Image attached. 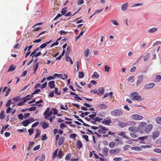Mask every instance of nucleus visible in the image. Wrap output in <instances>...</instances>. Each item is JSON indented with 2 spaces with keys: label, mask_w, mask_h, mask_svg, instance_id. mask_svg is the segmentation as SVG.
<instances>
[{
  "label": "nucleus",
  "mask_w": 161,
  "mask_h": 161,
  "mask_svg": "<svg viewBox=\"0 0 161 161\" xmlns=\"http://www.w3.org/2000/svg\"><path fill=\"white\" fill-rule=\"evenodd\" d=\"M153 127V125L151 124L147 125V123L144 122H141L138 126V132L141 134L145 133L149 134Z\"/></svg>",
  "instance_id": "nucleus-1"
},
{
  "label": "nucleus",
  "mask_w": 161,
  "mask_h": 161,
  "mask_svg": "<svg viewBox=\"0 0 161 161\" xmlns=\"http://www.w3.org/2000/svg\"><path fill=\"white\" fill-rule=\"evenodd\" d=\"M130 97L132 98V100L141 101L142 100V97L138 95V93L137 92H134L131 93L130 94Z\"/></svg>",
  "instance_id": "nucleus-2"
},
{
  "label": "nucleus",
  "mask_w": 161,
  "mask_h": 161,
  "mask_svg": "<svg viewBox=\"0 0 161 161\" xmlns=\"http://www.w3.org/2000/svg\"><path fill=\"white\" fill-rule=\"evenodd\" d=\"M52 114L53 111L51 110L50 111V108H47L43 113V115L45 116L44 118L48 119V118L51 116Z\"/></svg>",
  "instance_id": "nucleus-3"
},
{
  "label": "nucleus",
  "mask_w": 161,
  "mask_h": 161,
  "mask_svg": "<svg viewBox=\"0 0 161 161\" xmlns=\"http://www.w3.org/2000/svg\"><path fill=\"white\" fill-rule=\"evenodd\" d=\"M122 114V111L119 109H115L111 112V114L114 116H120Z\"/></svg>",
  "instance_id": "nucleus-4"
},
{
  "label": "nucleus",
  "mask_w": 161,
  "mask_h": 161,
  "mask_svg": "<svg viewBox=\"0 0 161 161\" xmlns=\"http://www.w3.org/2000/svg\"><path fill=\"white\" fill-rule=\"evenodd\" d=\"M111 123V118L109 117L104 119L102 122L103 124L108 125H109Z\"/></svg>",
  "instance_id": "nucleus-5"
},
{
  "label": "nucleus",
  "mask_w": 161,
  "mask_h": 161,
  "mask_svg": "<svg viewBox=\"0 0 161 161\" xmlns=\"http://www.w3.org/2000/svg\"><path fill=\"white\" fill-rule=\"evenodd\" d=\"M101 127L98 130V132L102 134H104L106 133V131L108 130V129L107 128H106V127L103 126H101Z\"/></svg>",
  "instance_id": "nucleus-6"
},
{
  "label": "nucleus",
  "mask_w": 161,
  "mask_h": 161,
  "mask_svg": "<svg viewBox=\"0 0 161 161\" xmlns=\"http://www.w3.org/2000/svg\"><path fill=\"white\" fill-rule=\"evenodd\" d=\"M132 119L135 120H141L143 119V117L137 114H134L131 115Z\"/></svg>",
  "instance_id": "nucleus-7"
},
{
  "label": "nucleus",
  "mask_w": 161,
  "mask_h": 161,
  "mask_svg": "<svg viewBox=\"0 0 161 161\" xmlns=\"http://www.w3.org/2000/svg\"><path fill=\"white\" fill-rule=\"evenodd\" d=\"M160 132L158 130H156L153 132L152 133V136L153 139L154 140H155L159 136Z\"/></svg>",
  "instance_id": "nucleus-8"
},
{
  "label": "nucleus",
  "mask_w": 161,
  "mask_h": 161,
  "mask_svg": "<svg viewBox=\"0 0 161 161\" xmlns=\"http://www.w3.org/2000/svg\"><path fill=\"white\" fill-rule=\"evenodd\" d=\"M155 86V84L152 83L146 84L144 86V89L146 90H148L153 87Z\"/></svg>",
  "instance_id": "nucleus-9"
},
{
  "label": "nucleus",
  "mask_w": 161,
  "mask_h": 161,
  "mask_svg": "<svg viewBox=\"0 0 161 161\" xmlns=\"http://www.w3.org/2000/svg\"><path fill=\"white\" fill-rule=\"evenodd\" d=\"M128 130L132 132H136L137 131L138 132V127H137L135 126H130Z\"/></svg>",
  "instance_id": "nucleus-10"
},
{
  "label": "nucleus",
  "mask_w": 161,
  "mask_h": 161,
  "mask_svg": "<svg viewBox=\"0 0 161 161\" xmlns=\"http://www.w3.org/2000/svg\"><path fill=\"white\" fill-rule=\"evenodd\" d=\"M120 151L119 149H112L109 151V153L110 154H117L119 153Z\"/></svg>",
  "instance_id": "nucleus-11"
},
{
  "label": "nucleus",
  "mask_w": 161,
  "mask_h": 161,
  "mask_svg": "<svg viewBox=\"0 0 161 161\" xmlns=\"http://www.w3.org/2000/svg\"><path fill=\"white\" fill-rule=\"evenodd\" d=\"M97 95H101L104 93V89L103 87L99 88L98 89Z\"/></svg>",
  "instance_id": "nucleus-12"
},
{
  "label": "nucleus",
  "mask_w": 161,
  "mask_h": 161,
  "mask_svg": "<svg viewBox=\"0 0 161 161\" xmlns=\"http://www.w3.org/2000/svg\"><path fill=\"white\" fill-rule=\"evenodd\" d=\"M97 107L100 109H104L108 107V106L105 104L103 103L98 105Z\"/></svg>",
  "instance_id": "nucleus-13"
},
{
  "label": "nucleus",
  "mask_w": 161,
  "mask_h": 161,
  "mask_svg": "<svg viewBox=\"0 0 161 161\" xmlns=\"http://www.w3.org/2000/svg\"><path fill=\"white\" fill-rule=\"evenodd\" d=\"M143 80V76H140L138 77L136 83V85L138 86L141 83H142Z\"/></svg>",
  "instance_id": "nucleus-14"
},
{
  "label": "nucleus",
  "mask_w": 161,
  "mask_h": 161,
  "mask_svg": "<svg viewBox=\"0 0 161 161\" xmlns=\"http://www.w3.org/2000/svg\"><path fill=\"white\" fill-rule=\"evenodd\" d=\"M83 144L82 142L80 140H78L76 142V147L80 149L83 146Z\"/></svg>",
  "instance_id": "nucleus-15"
},
{
  "label": "nucleus",
  "mask_w": 161,
  "mask_h": 161,
  "mask_svg": "<svg viewBox=\"0 0 161 161\" xmlns=\"http://www.w3.org/2000/svg\"><path fill=\"white\" fill-rule=\"evenodd\" d=\"M48 86L51 89H53L55 87V81L52 80L49 82L48 83Z\"/></svg>",
  "instance_id": "nucleus-16"
},
{
  "label": "nucleus",
  "mask_w": 161,
  "mask_h": 161,
  "mask_svg": "<svg viewBox=\"0 0 161 161\" xmlns=\"http://www.w3.org/2000/svg\"><path fill=\"white\" fill-rule=\"evenodd\" d=\"M119 136H122L123 137H124V138L129 140L130 138L127 136L125 135V132H120L119 134H118Z\"/></svg>",
  "instance_id": "nucleus-17"
},
{
  "label": "nucleus",
  "mask_w": 161,
  "mask_h": 161,
  "mask_svg": "<svg viewBox=\"0 0 161 161\" xmlns=\"http://www.w3.org/2000/svg\"><path fill=\"white\" fill-rule=\"evenodd\" d=\"M118 125L121 128H124L126 126V122H124L122 121H119L118 123Z\"/></svg>",
  "instance_id": "nucleus-18"
},
{
  "label": "nucleus",
  "mask_w": 161,
  "mask_h": 161,
  "mask_svg": "<svg viewBox=\"0 0 161 161\" xmlns=\"http://www.w3.org/2000/svg\"><path fill=\"white\" fill-rule=\"evenodd\" d=\"M136 124V122L133 121H128L126 122V126L130 125H135Z\"/></svg>",
  "instance_id": "nucleus-19"
},
{
  "label": "nucleus",
  "mask_w": 161,
  "mask_h": 161,
  "mask_svg": "<svg viewBox=\"0 0 161 161\" xmlns=\"http://www.w3.org/2000/svg\"><path fill=\"white\" fill-rule=\"evenodd\" d=\"M108 149L106 147H104L102 149V153L104 156H107L108 155Z\"/></svg>",
  "instance_id": "nucleus-20"
},
{
  "label": "nucleus",
  "mask_w": 161,
  "mask_h": 161,
  "mask_svg": "<svg viewBox=\"0 0 161 161\" xmlns=\"http://www.w3.org/2000/svg\"><path fill=\"white\" fill-rule=\"evenodd\" d=\"M64 138L63 136H61L59 138L58 141V145H61L64 142Z\"/></svg>",
  "instance_id": "nucleus-21"
},
{
  "label": "nucleus",
  "mask_w": 161,
  "mask_h": 161,
  "mask_svg": "<svg viewBox=\"0 0 161 161\" xmlns=\"http://www.w3.org/2000/svg\"><path fill=\"white\" fill-rule=\"evenodd\" d=\"M115 138V139L114 140L115 141L117 142L118 144H121L123 143V142L121 141V140L119 139V137L117 136H114Z\"/></svg>",
  "instance_id": "nucleus-22"
},
{
  "label": "nucleus",
  "mask_w": 161,
  "mask_h": 161,
  "mask_svg": "<svg viewBox=\"0 0 161 161\" xmlns=\"http://www.w3.org/2000/svg\"><path fill=\"white\" fill-rule=\"evenodd\" d=\"M40 161H43L45 159V156L44 153H43L41 155L38 157Z\"/></svg>",
  "instance_id": "nucleus-23"
},
{
  "label": "nucleus",
  "mask_w": 161,
  "mask_h": 161,
  "mask_svg": "<svg viewBox=\"0 0 161 161\" xmlns=\"http://www.w3.org/2000/svg\"><path fill=\"white\" fill-rule=\"evenodd\" d=\"M39 64L38 63H36V64L33 65V71L34 74H35V73L37 70V69L38 68Z\"/></svg>",
  "instance_id": "nucleus-24"
},
{
  "label": "nucleus",
  "mask_w": 161,
  "mask_h": 161,
  "mask_svg": "<svg viewBox=\"0 0 161 161\" xmlns=\"http://www.w3.org/2000/svg\"><path fill=\"white\" fill-rule=\"evenodd\" d=\"M30 123V122L29 120H25L22 123L23 125L25 127L27 126Z\"/></svg>",
  "instance_id": "nucleus-25"
},
{
  "label": "nucleus",
  "mask_w": 161,
  "mask_h": 161,
  "mask_svg": "<svg viewBox=\"0 0 161 161\" xmlns=\"http://www.w3.org/2000/svg\"><path fill=\"white\" fill-rule=\"evenodd\" d=\"M128 5V3H125L123 4L121 6V10L123 11H125L127 8Z\"/></svg>",
  "instance_id": "nucleus-26"
},
{
  "label": "nucleus",
  "mask_w": 161,
  "mask_h": 161,
  "mask_svg": "<svg viewBox=\"0 0 161 161\" xmlns=\"http://www.w3.org/2000/svg\"><path fill=\"white\" fill-rule=\"evenodd\" d=\"M49 125L47 122H44L42 124V126L43 129H45L48 128Z\"/></svg>",
  "instance_id": "nucleus-27"
},
{
  "label": "nucleus",
  "mask_w": 161,
  "mask_h": 161,
  "mask_svg": "<svg viewBox=\"0 0 161 161\" xmlns=\"http://www.w3.org/2000/svg\"><path fill=\"white\" fill-rule=\"evenodd\" d=\"M5 117L4 111L2 110L0 113V119H4Z\"/></svg>",
  "instance_id": "nucleus-28"
},
{
  "label": "nucleus",
  "mask_w": 161,
  "mask_h": 161,
  "mask_svg": "<svg viewBox=\"0 0 161 161\" xmlns=\"http://www.w3.org/2000/svg\"><path fill=\"white\" fill-rule=\"evenodd\" d=\"M157 30V29L156 27H153L152 28L148 30V32L150 33H152L154 31H156Z\"/></svg>",
  "instance_id": "nucleus-29"
},
{
  "label": "nucleus",
  "mask_w": 161,
  "mask_h": 161,
  "mask_svg": "<svg viewBox=\"0 0 161 161\" xmlns=\"http://www.w3.org/2000/svg\"><path fill=\"white\" fill-rule=\"evenodd\" d=\"M156 121L157 124L161 125V117H158L156 119Z\"/></svg>",
  "instance_id": "nucleus-30"
},
{
  "label": "nucleus",
  "mask_w": 161,
  "mask_h": 161,
  "mask_svg": "<svg viewBox=\"0 0 161 161\" xmlns=\"http://www.w3.org/2000/svg\"><path fill=\"white\" fill-rule=\"evenodd\" d=\"M99 74L96 72H95L94 74L92 75V77L93 78H96L97 79L99 77Z\"/></svg>",
  "instance_id": "nucleus-31"
},
{
  "label": "nucleus",
  "mask_w": 161,
  "mask_h": 161,
  "mask_svg": "<svg viewBox=\"0 0 161 161\" xmlns=\"http://www.w3.org/2000/svg\"><path fill=\"white\" fill-rule=\"evenodd\" d=\"M58 151V149H57L53 153V156L52 157V158L53 159L54 158L57 156Z\"/></svg>",
  "instance_id": "nucleus-32"
},
{
  "label": "nucleus",
  "mask_w": 161,
  "mask_h": 161,
  "mask_svg": "<svg viewBox=\"0 0 161 161\" xmlns=\"http://www.w3.org/2000/svg\"><path fill=\"white\" fill-rule=\"evenodd\" d=\"M65 60L67 62L69 61L71 64H73V61L69 56L67 57Z\"/></svg>",
  "instance_id": "nucleus-33"
},
{
  "label": "nucleus",
  "mask_w": 161,
  "mask_h": 161,
  "mask_svg": "<svg viewBox=\"0 0 161 161\" xmlns=\"http://www.w3.org/2000/svg\"><path fill=\"white\" fill-rule=\"evenodd\" d=\"M15 66H14L13 65H11L9 68L8 70V72H9L14 70L15 69Z\"/></svg>",
  "instance_id": "nucleus-34"
},
{
  "label": "nucleus",
  "mask_w": 161,
  "mask_h": 161,
  "mask_svg": "<svg viewBox=\"0 0 161 161\" xmlns=\"http://www.w3.org/2000/svg\"><path fill=\"white\" fill-rule=\"evenodd\" d=\"M131 149L133 150H135L136 151H141L142 148L139 147H133L131 148Z\"/></svg>",
  "instance_id": "nucleus-35"
},
{
  "label": "nucleus",
  "mask_w": 161,
  "mask_h": 161,
  "mask_svg": "<svg viewBox=\"0 0 161 161\" xmlns=\"http://www.w3.org/2000/svg\"><path fill=\"white\" fill-rule=\"evenodd\" d=\"M150 54L149 53H147L145 56L144 57L143 60L144 61H146L147 60L148 58L150 57Z\"/></svg>",
  "instance_id": "nucleus-36"
},
{
  "label": "nucleus",
  "mask_w": 161,
  "mask_h": 161,
  "mask_svg": "<svg viewBox=\"0 0 161 161\" xmlns=\"http://www.w3.org/2000/svg\"><path fill=\"white\" fill-rule=\"evenodd\" d=\"M90 113V112H82L80 115L82 117H84L85 116L88 115Z\"/></svg>",
  "instance_id": "nucleus-37"
},
{
  "label": "nucleus",
  "mask_w": 161,
  "mask_h": 161,
  "mask_svg": "<svg viewBox=\"0 0 161 161\" xmlns=\"http://www.w3.org/2000/svg\"><path fill=\"white\" fill-rule=\"evenodd\" d=\"M84 77V73L83 72L80 71L79 72V75L78 77L80 78H82Z\"/></svg>",
  "instance_id": "nucleus-38"
},
{
  "label": "nucleus",
  "mask_w": 161,
  "mask_h": 161,
  "mask_svg": "<svg viewBox=\"0 0 161 161\" xmlns=\"http://www.w3.org/2000/svg\"><path fill=\"white\" fill-rule=\"evenodd\" d=\"M156 81L158 82H159L161 80V76L160 75H157L155 77Z\"/></svg>",
  "instance_id": "nucleus-39"
},
{
  "label": "nucleus",
  "mask_w": 161,
  "mask_h": 161,
  "mask_svg": "<svg viewBox=\"0 0 161 161\" xmlns=\"http://www.w3.org/2000/svg\"><path fill=\"white\" fill-rule=\"evenodd\" d=\"M135 133V132H130V135L132 138H135L137 137V136Z\"/></svg>",
  "instance_id": "nucleus-40"
},
{
  "label": "nucleus",
  "mask_w": 161,
  "mask_h": 161,
  "mask_svg": "<svg viewBox=\"0 0 161 161\" xmlns=\"http://www.w3.org/2000/svg\"><path fill=\"white\" fill-rule=\"evenodd\" d=\"M63 155L62 152L61 150H59L58 152V157L61 159L62 158V156Z\"/></svg>",
  "instance_id": "nucleus-41"
},
{
  "label": "nucleus",
  "mask_w": 161,
  "mask_h": 161,
  "mask_svg": "<svg viewBox=\"0 0 161 161\" xmlns=\"http://www.w3.org/2000/svg\"><path fill=\"white\" fill-rule=\"evenodd\" d=\"M30 95H27L25 97H24V102H26V101L29 100L30 99V98L29 97H30Z\"/></svg>",
  "instance_id": "nucleus-42"
},
{
  "label": "nucleus",
  "mask_w": 161,
  "mask_h": 161,
  "mask_svg": "<svg viewBox=\"0 0 161 161\" xmlns=\"http://www.w3.org/2000/svg\"><path fill=\"white\" fill-rule=\"evenodd\" d=\"M12 103V102L11 100H9L6 105V107H9L10 105Z\"/></svg>",
  "instance_id": "nucleus-43"
},
{
  "label": "nucleus",
  "mask_w": 161,
  "mask_h": 161,
  "mask_svg": "<svg viewBox=\"0 0 161 161\" xmlns=\"http://www.w3.org/2000/svg\"><path fill=\"white\" fill-rule=\"evenodd\" d=\"M89 51H90L89 49L88 48H87L86 49V51L85 52L84 54L86 57H87L88 56Z\"/></svg>",
  "instance_id": "nucleus-44"
},
{
  "label": "nucleus",
  "mask_w": 161,
  "mask_h": 161,
  "mask_svg": "<svg viewBox=\"0 0 161 161\" xmlns=\"http://www.w3.org/2000/svg\"><path fill=\"white\" fill-rule=\"evenodd\" d=\"M51 110L53 111V112L54 114H58V111L56 108H53Z\"/></svg>",
  "instance_id": "nucleus-45"
},
{
  "label": "nucleus",
  "mask_w": 161,
  "mask_h": 161,
  "mask_svg": "<svg viewBox=\"0 0 161 161\" xmlns=\"http://www.w3.org/2000/svg\"><path fill=\"white\" fill-rule=\"evenodd\" d=\"M73 116L75 117V118H77V120H78L81 123H84V121L81 119H80L78 116L75 115H74Z\"/></svg>",
  "instance_id": "nucleus-46"
},
{
  "label": "nucleus",
  "mask_w": 161,
  "mask_h": 161,
  "mask_svg": "<svg viewBox=\"0 0 161 161\" xmlns=\"http://www.w3.org/2000/svg\"><path fill=\"white\" fill-rule=\"evenodd\" d=\"M115 145V143L114 142H111L109 144V146L111 148H113Z\"/></svg>",
  "instance_id": "nucleus-47"
},
{
  "label": "nucleus",
  "mask_w": 161,
  "mask_h": 161,
  "mask_svg": "<svg viewBox=\"0 0 161 161\" xmlns=\"http://www.w3.org/2000/svg\"><path fill=\"white\" fill-rule=\"evenodd\" d=\"M55 93L58 95H59L61 94V92L58 91V89L57 87L55 88Z\"/></svg>",
  "instance_id": "nucleus-48"
},
{
  "label": "nucleus",
  "mask_w": 161,
  "mask_h": 161,
  "mask_svg": "<svg viewBox=\"0 0 161 161\" xmlns=\"http://www.w3.org/2000/svg\"><path fill=\"white\" fill-rule=\"evenodd\" d=\"M95 119L96 121V122H100L101 120H103V118H101L98 117H95Z\"/></svg>",
  "instance_id": "nucleus-49"
},
{
  "label": "nucleus",
  "mask_w": 161,
  "mask_h": 161,
  "mask_svg": "<svg viewBox=\"0 0 161 161\" xmlns=\"http://www.w3.org/2000/svg\"><path fill=\"white\" fill-rule=\"evenodd\" d=\"M54 79H55L54 78L53 75V76L52 75H50L49 76L47 77V80L48 81L50 80H54Z\"/></svg>",
  "instance_id": "nucleus-50"
},
{
  "label": "nucleus",
  "mask_w": 161,
  "mask_h": 161,
  "mask_svg": "<svg viewBox=\"0 0 161 161\" xmlns=\"http://www.w3.org/2000/svg\"><path fill=\"white\" fill-rule=\"evenodd\" d=\"M13 109L10 107H8V108L7 109L6 112L7 114H8L11 112Z\"/></svg>",
  "instance_id": "nucleus-51"
},
{
  "label": "nucleus",
  "mask_w": 161,
  "mask_h": 161,
  "mask_svg": "<svg viewBox=\"0 0 161 161\" xmlns=\"http://www.w3.org/2000/svg\"><path fill=\"white\" fill-rule=\"evenodd\" d=\"M71 156V155L70 154H67L65 158V159L67 161H68L70 159Z\"/></svg>",
  "instance_id": "nucleus-52"
},
{
  "label": "nucleus",
  "mask_w": 161,
  "mask_h": 161,
  "mask_svg": "<svg viewBox=\"0 0 161 161\" xmlns=\"http://www.w3.org/2000/svg\"><path fill=\"white\" fill-rule=\"evenodd\" d=\"M82 137L86 140V141L87 142H88L89 141V139H88V136L87 135H83L82 136Z\"/></svg>",
  "instance_id": "nucleus-53"
},
{
  "label": "nucleus",
  "mask_w": 161,
  "mask_h": 161,
  "mask_svg": "<svg viewBox=\"0 0 161 161\" xmlns=\"http://www.w3.org/2000/svg\"><path fill=\"white\" fill-rule=\"evenodd\" d=\"M28 131L29 133V135L31 136L33 133L34 129H30L28 130Z\"/></svg>",
  "instance_id": "nucleus-54"
},
{
  "label": "nucleus",
  "mask_w": 161,
  "mask_h": 161,
  "mask_svg": "<svg viewBox=\"0 0 161 161\" xmlns=\"http://www.w3.org/2000/svg\"><path fill=\"white\" fill-rule=\"evenodd\" d=\"M76 136V135L75 134H72L70 135L69 137L71 138H74L75 139V137Z\"/></svg>",
  "instance_id": "nucleus-55"
},
{
  "label": "nucleus",
  "mask_w": 161,
  "mask_h": 161,
  "mask_svg": "<svg viewBox=\"0 0 161 161\" xmlns=\"http://www.w3.org/2000/svg\"><path fill=\"white\" fill-rule=\"evenodd\" d=\"M111 21L113 24L116 26H118L119 25V24L115 20H111Z\"/></svg>",
  "instance_id": "nucleus-56"
},
{
  "label": "nucleus",
  "mask_w": 161,
  "mask_h": 161,
  "mask_svg": "<svg viewBox=\"0 0 161 161\" xmlns=\"http://www.w3.org/2000/svg\"><path fill=\"white\" fill-rule=\"evenodd\" d=\"M36 107H33L30 108L28 109V110L30 111H35L36 109Z\"/></svg>",
  "instance_id": "nucleus-57"
},
{
  "label": "nucleus",
  "mask_w": 161,
  "mask_h": 161,
  "mask_svg": "<svg viewBox=\"0 0 161 161\" xmlns=\"http://www.w3.org/2000/svg\"><path fill=\"white\" fill-rule=\"evenodd\" d=\"M47 82H45L43 84L41 85V89L44 88L47 85Z\"/></svg>",
  "instance_id": "nucleus-58"
},
{
  "label": "nucleus",
  "mask_w": 161,
  "mask_h": 161,
  "mask_svg": "<svg viewBox=\"0 0 161 161\" xmlns=\"http://www.w3.org/2000/svg\"><path fill=\"white\" fill-rule=\"evenodd\" d=\"M143 5V4L142 3H135L133 4L132 5V7H136V6H141Z\"/></svg>",
  "instance_id": "nucleus-59"
},
{
  "label": "nucleus",
  "mask_w": 161,
  "mask_h": 161,
  "mask_svg": "<svg viewBox=\"0 0 161 161\" xmlns=\"http://www.w3.org/2000/svg\"><path fill=\"white\" fill-rule=\"evenodd\" d=\"M47 139V137L46 136V134H45L42 136V140L44 141Z\"/></svg>",
  "instance_id": "nucleus-60"
},
{
  "label": "nucleus",
  "mask_w": 161,
  "mask_h": 161,
  "mask_svg": "<svg viewBox=\"0 0 161 161\" xmlns=\"http://www.w3.org/2000/svg\"><path fill=\"white\" fill-rule=\"evenodd\" d=\"M113 159L115 161H121L122 160V159L121 157H115Z\"/></svg>",
  "instance_id": "nucleus-61"
},
{
  "label": "nucleus",
  "mask_w": 161,
  "mask_h": 161,
  "mask_svg": "<svg viewBox=\"0 0 161 161\" xmlns=\"http://www.w3.org/2000/svg\"><path fill=\"white\" fill-rule=\"evenodd\" d=\"M105 71L108 72L109 71V69H110V67L108 66L107 65H106L104 67Z\"/></svg>",
  "instance_id": "nucleus-62"
},
{
  "label": "nucleus",
  "mask_w": 161,
  "mask_h": 161,
  "mask_svg": "<svg viewBox=\"0 0 161 161\" xmlns=\"http://www.w3.org/2000/svg\"><path fill=\"white\" fill-rule=\"evenodd\" d=\"M18 117L19 119L21 120L23 119L24 117L23 115L22 114H19L18 115Z\"/></svg>",
  "instance_id": "nucleus-63"
},
{
  "label": "nucleus",
  "mask_w": 161,
  "mask_h": 161,
  "mask_svg": "<svg viewBox=\"0 0 161 161\" xmlns=\"http://www.w3.org/2000/svg\"><path fill=\"white\" fill-rule=\"evenodd\" d=\"M40 145H38L34 147V148L33 149V150L35 151H36L40 148Z\"/></svg>",
  "instance_id": "nucleus-64"
}]
</instances>
